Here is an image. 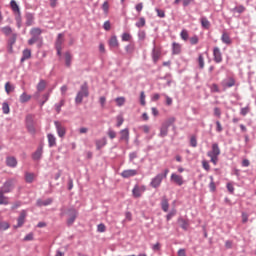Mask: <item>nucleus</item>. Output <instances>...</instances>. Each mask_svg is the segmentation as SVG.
<instances>
[{"mask_svg": "<svg viewBox=\"0 0 256 256\" xmlns=\"http://www.w3.org/2000/svg\"><path fill=\"white\" fill-rule=\"evenodd\" d=\"M84 97H89V86L87 85V83L81 85V89L76 95L75 102L77 104L83 103Z\"/></svg>", "mask_w": 256, "mask_h": 256, "instance_id": "f257e3e1", "label": "nucleus"}, {"mask_svg": "<svg viewBox=\"0 0 256 256\" xmlns=\"http://www.w3.org/2000/svg\"><path fill=\"white\" fill-rule=\"evenodd\" d=\"M16 180L15 179H9L7 180L3 186L1 187L2 193H11L13 191V188L15 187Z\"/></svg>", "mask_w": 256, "mask_h": 256, "instance_id": "f03ea898", "label": "nucleus"}, {"mask_svg": "<svg viewBox=\"0 0 256 256\" xmlns=\"http://www.w3.org/2000/svg\"><path fill=\"white\" fill-rule=\"evenodd\" d=\"M163 179V173L157 174L154 178L151 179L150 187H152V189H159L163 183Z\"/></svg>", "mask_w": 256, "mask_h": 256, "instance_id": "7ed1b4c3", "label": "nucleus"}, {"mask_svg": "<svg viewBox=\"0 0 256 256\" xmlns=\"http://www.w3.org/2000/svg\"><path fill=\"white\" fill-rule=\"evenodd\" d=\"M145 191H147V187H145V185L139 186L136 184L132 189V195L135 199H139V197H142Z\"/></svg>", "mask_w": 256, "mask_h": 256, "instance_id": "20e7f679", "label": "nucleus"}, {"mask_svg": "<svg viewBox=\"0 0 256 256\" xmlns=\"http://www.w3.org/2000/svg\"><path fill=\"white\" fill-rule=\"evenodd\" d=\"M213 57L215 63H221L223 61V54H221V49H219V47H214Z\"/></svg>", "mask_w": 256, "mask_h": 256, "instance_id": "39448f33", "label": "nucleus"}, {"mask_svg": "<svg viewBox=\"0 0 256 256\" xmlns=\"http://www.w3.org/2000/svg\"><path fill=\"white\" fill-rule=\"evenodd\" d=\"M27 217V211L22 210L20 212V216L17 219V225L14 226L16 229H18L19 227H23V225L25 224V218Z\"/></svg>", "mask_w": 256, "mask_h": 256, "instance_id": "423d86ee", "label": "nucleus"}, {"mask_svg": "<svg viewBox=\"0 0 256 256\" xmlns=\"http://www.w3.org/2000/svg\"><path fill=\"white\" fill-rule=\"evenodd\" d=\"M170 181H172V183H175L176 185H183L184 181H183V176L176 174V173H172L170 176Z\"/></svg>", "mask_w": 256, "mask_h": 256, "instance_id": "0eeeda50", "label": "nucleus"}, {"mask_svg": "<svg viewBox=\"0 0 256 256\" xmlns=\"http://www.w3.org/2000/svg\"><path fill=\"white\" fill-rule=\"evenodd\" d=\"M137 174H138L137 170L128 169L121 172V177H123V179H129V177H135V175Z\"/></svg>", "mask_w": 256, "mask_h": 256, "instance_id": "6e6552de", "label": "nucleus"}, {"mask_svg": "<svg viewBox=\"0 0 256 256\" xmlns=\"http://www.w3.org/2000/svg\"><path fill=\"white\" fill-rule=\"evenodd\" d=\"M54 125L56 127L58 136L65 137L66 130H65V127H63V125H61V122L55 121Z\"/></svg>", "mask_w": 256, "mask_h": 256, "instance_id": "1a4fd4ad", "label": "nucleus"}, {"mask_svg": "<svg viewBox=\"0 0 256 256\" xmlns=\"http://www.w3.org/2000/svg\"><path fill=\"white\" fill-rule=\"evenodd\" d=\"M77 219V210L74 208H71L69 210V218L67 220L68 225H71L72 223H75V220Z\"/></svg>", "mask_w": 256, "mask_h": 256, "instance_id": "9d476101", "label": "nucleus"}, {"mask_svg": "<svg viewBox=\"0 0 256 256\" xmlns=\"http://www.w3.org/2000/svg\"><path fill=\"white\" fill-rule=\"evenodd\" d=\"M207 155L212 156H220L221 155V149L219 148V144L213 143L212 144V150L207 153Z\"/></svg>", "mask_w": 256, "mask_h": 256, "instance_id": "9b49d317", "label": "nucleus"}, {"mask_svg": "<svg viewBox=\"0 0 256 256\" xmlns=\"http://www.w3.org/2000/svg\"><path fill=\"white\" fill-rule=\"evenodd\" d=\"M27 129L29 133H32V135H35V125H33V117L27 116Z\"/></svg>", "mask_w": 256, "mask_h": 256, "instance_id": "f8f14e48", "label": "nucleus"}, {"mask_svg": "<svg viewBox=\"0 0 256 256\" xmlns=\"http://www.w3.org/2000/svg\"><path fill=\"white\" fill-rule=\"evenodd\" d=\"M6 165L7 167H12V168L17 167V158L13 156H8L6 158Z\"/></svg>", "mask_w": 256, "mask_h": 256, "instance_id": "ddd939ff", "label": "nucleus"}, {"mask_svg": "<svg viewBox=\"0 0 256 256\" xmlns=\"http://www.w3.org/2000/svg\"><path fill=\"white\" fill-rule=\"evenodd\" d=\"M120 141H125L129 143V129L125 128L120 131Z\"/></svg>", "mask_w": 256, "mask_h": 256, "instance_id": "4468645a", "label": "nucleus"}, {"mask_svg": "<svg viewBox=\"0 0 256 256\" xmlns=\"http://www.w3.org/2000/svg\"><path fill=\"white\" fill-rule=\"evenodd\" d=\"M159 57H161V49L154 47L152 50V59L154 63H157L159 61Z\"/></svg>", "mask_w": 256, "mask_h": 256, "instance_id": "2eb2a0df", "label": "nucleus"}, {"mask_svg": "<svg viewBox=\"0 0 256 256\" xmlns=\"http://www.w3.org/2000/svg\"><path fill=\"white\" fill-rule=\"evenodd\" d=\"M221 85L224 87V89L235 87V79L229 78L228 81L224 80L222 81Z\"/></svg>", "mask_w": 256, "mask_h": 256, "instance_id": "dca6fc26", "label": "nucleus"}, {"mask_svg": "<svg viewBox=\"0 0 256 256\" xmlns=\"http://www.w3.org/2000/svg\"><path fill=\"white\" fill-rule=\"evenodd\" d=\"M221 41L225 45H231V43H233V41L231 40V37L229 36V33H227V32L222 33Z\"/></svg>", "mask_w": 256, "mask_h": 256, "instance_id": "f3484780", "label": "nucleus"}, {"mask_svg": "<svg viewBox=\"0 0 256 256\" xmlns=\"http://www.w3.org/2000/svg\"><path fill=\"white\" fill-rule=\"evenodd\" d=\"M96 143V149L99 151L101 149H103V147H105V145H107V138H101L99 140L95 141Z\"/></svg>", "mask_w": 256, "mask_h": 256, "instance_id": "a211bd4d", "label": "nucleus"}, {"mask_svg": "<svg viewBox=\"0 0 256 256\" xmlns=\"http://www.w3.org/2000/svg\"><path fill=\"white\" fill-rule=\"evenodd\" d=\"M42 155H43V147L40 146L32 155V159H34V161H39V159H41Z\"/></svg>", "mask_w": 256, "mask_h": 256, "instance_id": "6ab92c4d", "label": "nucleus"}, {"mask_svg": "<svg viewBox=\"0 0 256 256\" xmlns=\"http://www.w3.org/2000/svg\"><path fill=\"white\" fill-rule=\"evenodd\" d=\"M63 34H58L56 43H55V47L56 49H63V43L65 42V39H63Z\"/></svg>", "mask_w": 256, "mask_h": 256, "instance_id": "aec40b11", "label": "nucleus"}, {"mask_svg": "<svg viewBox=\"0 0 256 256\" xmlns=\"http://www.w3.org/2000/svg\"><path fill=\"white\" fill-rule=\"evenodd\" d=\"M178 223H179V226L181 227V229H183L184 231H187L189 229V221L188 220L179 218Z\"/></svg>", "mask_w": 256, "mask_h": 256, "instance_id": "412c9836", "label": "nucleus"}, {"mask_svg": "<svg viewBox=\"0 0 256 256\" xmlns=\"http://www.w3.org/2000/svg\"><path fill=\"white\" fill-rule=\"evenodd\" d=\"M46 87H47V81L40 80L39 83L36 86L37 92L41 93L42 91H45Z\"/></svg>", "mask_w": 256, "mask_h": 256, "instance_id": "4be33fe9", "label": "nucleus"}, {"mask_svg": "<svg viewBox=\"0 0 256 256\" xmlns=\"http://www.w3.org/2000/svg\"><path fill=\"white\" fill-rule=\"evenodd\" d=\"M172 53L173 55H179L181 53V44L177 42L172 43Z\"/></svg>", "mask_w": 256, "mask_h": 256, "instance_id": "5701e85b", "label": "nucleus"}, {"mask_svg": "<svg viewBox=\"0 0 256 256\" xmlns=\"http://www.w3.org/2000/svg\"><path fill=\"white\" fill-rule=\"evenodd\" d=\"M49 147H55L57 145V138L53 134L47 135Z\"/></svg>", "mask_w": 256, "mask_h": 256, "instance_id": "b1692460", "label": "nucleus"}, {"mask_svg": "<svg viewBox=\"0 0 256 256\" xmlns=\"http://www.w3.org/2000/svg\"><path fill=\"white\" fill-rule=\"evenodd\" d=\"M4 194L5 192L0 190V205H9V198Z\"/></svg>", "mask_w": 256, "mask_h": 256, "instance_id": "393cba45", "label": "nucleus"}, {"mask_svg": "<svg viewBox=\"0 0 256 256\" xmlns=\"http://www.w3.org/2000/svg\"><path fill=\"white\" fill-rule=\"evenodd\" d=\"M35 177V173L25 172L26 183H33V181H35Z\"/></svg>", "mask_w": 256, "mask_h": 256, "instance_id": "a878e982", "label": "nucleus"}, {"mask_svg": "<svg viewBox=\"0 0 256 256\" xmlns=\"http://www.w3.org/2000/svg\"><path fill=\"white\" fill-rule=\"evenodd\" d=\"M27 59H31V51L29 49H24L22 52L21 63L27 61Z\"/></svg>", "mask_w": 256, "mask_h": 256, "instance_id": "bb28decb", "label": "nucleus"}, {"mask_svg": "<svg viewBox=\"0 0 256 256\" xmlns=\"http://www.w3.org/2000/svg\"><path fill=\"white\" fill-rule=\"evenodd\" d=\"M10 7L15 14L21 13V9H19V5L15 0H11Z\"/></svg>", "mask_w": 256, "mask_h": 256, "instance_id": "cd10ccee", "label": "nucleus"}, {"mask_svg": "<svg viewBox=\"0 0 256 256\" xmlns=\"http://www.w3.org/2000/svg\"><path fill=\"white\" fill-rule=\"evenodd\" d=\"M13 91H15V85L11 84V82H6L5 92L7 93V95H10L11 93H13Z\"/></svg>", "mask_w": 256, "mask_h": 256, "instance_id": "c85d7f7f", "label": "nucleus"}, {"mask_svg": "<svg viewBox=\"0 0 256 256\" xmlns=\"http://www.w3.org/2000/svg\"><path fill=\"white\" fill-rule=\"evenodd\" d=\"M33 21H35V17H33V14H31V13L26 14L27 27H31V25H33Z\"/></svg>", "mask_w": 256, "mask_h": 256, "instance_id": "c756f323", "label": "nucleus"}, {"mask_svg": "<svg viewBox=\"0 0 256 256\" xmlns=\"http://www.w3.org/2000/svg\"><path fill=\"white\" fill-rule=\"evenodd\" d=\"M161 207L162 210L167 213V211H169V200H167V198H163L162 202H161Z\"/></svg>", "mask_w": 256, "mask_h": 256, "instance_id": "7c9ffc66", "label": "nucleus"}, {"mask_svg": "<svg viewBox=\"0 0 256 256\" xmlns=\"http://www.w3.org/2000/svg\"><path fill=\"white\" fill-rule=\"evenodd\" d=\"M201 25L204 29H209L211 27V22L206 17H202L200 19Z\"/></svg>", "mask_w": 256, "mask_h": 256, "instance_id": "2f4dec72", "label": "nucleus"}, {"mask_svg": "<svg viewBox=\"0 0 256 256\" xmlns=\"http://www.w3.org/2000/svg\"><path fill=\"white\" fill-rule=\"evenodd\" d=\"M27 101H31V95L24 92L20 95V103H27Z\"/></svg>", "mask_w": 256, "mask_h": 256, "instance_id": "473e14b6", "label": "nucleus"}, {"mask_svg": "<svg viewBox=\"0 0 256 256\" xmlns=\"http://www.w3.org/2000/svg\"><path fill=\"white\" fill-rule=\"evenodd\" d=\"M73 59V56H71L70 52L65 53V65L66 67H71V61Z\"/></svg>", "mask_w": 256, "mask_h": 256, "instance_id": "72a5a7b5", "label": "nucleus"}, {"mask_svg": "<svg viewBox=\"0 0 256 256\" xmlns=\"http://www.w3.org/2000/svg\"><path fill=\"white\" fill-rule=\"evenodd\" d=\"M110 47H119V40H117V36H112L109 40Z\"/></svg>", "mask_w": 256, "mask_h": 256, "instance_id": "f704fd0d", "label": "nucleus"}, {"mask_svg": "<svg viewBox=\"0 0 256 256\" xmlns=\"http://www.w3.org/2000/svg\"><path fill=\"white\" fill-rule=\"evenodd\" d=\"M180 37L182 41H189V31H187V29H182L180 32Z\"/></svg>", "mask_w": 256, "mask_h": 256, "instance_id": "c9c22d12", "label": "nucleus"}, {"mask_svg": "<svg viewBox=\"0 0 256 256\" xmlns=\"http://www.w3.org/2000/svg\"><path fill=\"white\" fill-rule=\"evenodd\" d=\"M167 133H169V126L162 124V127L160 129V137H166Z\"/></svg>", "mask_w": 256, "mask_h": 256, "instance_id": "e433bc0d", "label": "nucleus"}, {"mask_svg": "<svg viewBox=\"0 0 256 256\" xmlns=\"http://www.w3.org/2000/svg\"><path fill=\"white\" fill-rule=\"evenodd\" d=\"M125 97L121 96V97H117L115 99V103L117 105V107H123L125 105Z\"/></svg>", "mask_w": 256, "mask_h": 256, "instance_id": "4c0bfd02", "label": "nucleus"}, {"mask_svg": "<svg viewBox=\"0 0 256 256\" xmlns=\"http://www.w3.org/2000/svg\"><path fill=\"white\" fill-rule=\"evenodd\" d=\"M246 9H247V8H245V6L239 5V6H236L235 8H233L232 11H233L234 13H239V14H241V13H245Z\"/></svg>", "mask_w": 256, "mask_h": 256, "instance_id": "58836bf2", "label": "nucleus"}, {"mask_svg": "<svg viewBox=\"0 0 256 256\" xmlns=\"http://www.w3.org/2000/svg\"><path fill=\"white\" fill-rule=\"evenodd\" d=\"M15 43H17V33H12L8 40V45H15Z\"/></svg>", "mask_w": 256, "mask_h": 256, "instance_id": "ea45409f", "label": "nucleus"}, {"mask_svg": "<svg viewBox=\"0 0 256 256\" xmlns=\"http://www.w3.org/2000/svg\"><path fill=\"white\" fill-rule=\"evenodd\" d=\"M2 33H4V35L9 36V35H13V29H11V27L9 26H5L1 29Z\"/></svg>", "mask_w": 256, "mask_h": 256, "instance_id": "a19ab883", "label": "nucleus"}, {"mask_svg": "<svg viewBox=\"0 0 256 256\" xmlns=\"http://www.w3.org/2000/svg\"><path fill=\"white\" fill-rule=\"evenodd\" d=\"M198 65L200 69H203L205 67V58L203 57V54H199L198 56Z\"/></svg>", "mask_w": 256, "mask_h": 256, "instance_id": "79ce46f5", "label": "nucleus"}, {"mask_svg": "<svg viewBox=\"0 0 256 256\" xmlns=\"http://www.w3.org/2000/svg\"><path fill=\"white\" fill-rule=\"evenodd\" d=\"M42 31L39 28H32L30 31V34L32 37H39L41 35Z\"/></svg>", "mask_w": 256, "mask_h": 256, "instance_id": "37998d69", "label": "nucleus"}, {"mask_svg": "<svg viewBox=\"0 0 256 256\" xmlns=\"http://www.w3.org/2000/svg\"><path fill=\"white\" fill-rule=\"evenodd\" d=\"M210 91L211 93H221V90L219 89V85H217L216 83L210 86Z\"/></svg>", "mask_w": 256, "mask_h": 256, "instance_id": "c03bdc74", "label": "nucleus"}, {"mask_svg": "<svg viewBox=\"0 0 256 256\" xmlns=\"http://www.w3.org/2000/svg\"><path fill=\"white\" fill-rule=\"evenodd\" d=\"M190 45H197L199 43V36L194 35L189 38Z\"/></svg>", "mask_w": 256, "mask_h": 256, "instance_id": "a18cd8bd", "label": "nucleus"}, {"mask_svg": "<svg viewBox=\"0 0 256 256\" xmlns=\"http://www.w3.org/2000/svg\"><path fill=\"white\" fill-rule=\"evenodd\" d=\"M2 110H3V113L5 115H9V112H10V108H9V104L7 102H4L2 104Z\"/></svg>", "mask_w": 256, "mask_h": 256, "instance_id": "49530a36", "label": "nucleus"}, {"mask_svg": "<svg viewBox=\"0 0 256 256\" xmlns=\"http://www.w3.org/2000/svg\"><path fill=\"white\" fill-rule=\"evenodd\" d=\"M145 25H146V21H145V18H143V17H141V18L139 19V21L136 22V27H138L139 29H140L141 27H145Z\"/></svg>", "mask_w": 256, "mask_h": 256, "instance_id": "de8ad7c7", "label": "nucleus"}, {"mask_svg": "<svg viewBox=\"0 0 256 256\" xmlns=\"http://www.w3.org/2000/svg\"><path fill=\"white\" fill-rule=\"evenodd\" d=\"M175 123V117L168 118L163 124L167 127H171Z\"/></svg>", "mask_w": 256, "mask_h": 256, "instance_id": "09e8293b", "label": "nucleus"}, {"mask_svg": "<svg viewBox=\"0 0 256 256\" xmlns=\"http://www.w3.org/2000/svg\"><path fill=\"white\" fill-rule=\"evenodd\" d=\"M138 37L140 41H145V37H147V33L144 30H140L138 32Z\"/></svg>", "mask_w": 256, "mask_h": 256, "instance_id": "8fccbe9b", "label": "nucleus"}, {"mask_svg": "<svg viewBox=\"0 0 256 256\" xmlns=\"http://www.w3.org/2000/svg\"><path fill=\"white\" fill-rule=\"evenodd\" d=\"M116 120H117V124H116L117 127L122 126L125 121V119H123L121 115L117 116Z\"/></svg>", "mask_w": 256, "mask_h": 256, "instance_id": "3c124183", "label": "nucleus"}, {"mask_svg": "<svg viewBox=\"0 0 256 256\" xmlns=\"http://www.w3.org/2000/svg\"><path fill=\"white\" fill-rule=\"evenodd\" d=\"M208 157H210V161L211 163H213V165H217V162L219 161V156L208 155Z\"/></svg>", "mask_w": 256, "mask_h": 256, "instance_id": "603ef678", "label": "nucleus"}, {"mask_svg": "<svg viewBox=\"0 0 256 256\" xmlns=\"http://www.w3.org/2000/svg\"><path fill=\"white\" fill-rule=\"evenodd\" d=\"M39 41V37L37 36H32V38H30L28 40V45H34V43H37Z\"/></svg>", "mask_w": 256, "mask_h": 256, "instance_id": "864d4df0", "label": "nucleus"}, {"mask_svg": "<svg viewBox=\"0 0 256 256\" xmlns=\"http://www.w3.org/2000/svg\"><path fill=\"white\" fill-rule=\"evenodd\" d=\"M10 225L7 222H0V229H2L3 231H7V229H9Z\"/></svg>", "mask_w": 256, "mask_h": 256, "instance_id": "5fc2aeb1", "label": "nucleus"}, {"mask_svg": "<svg viewBox=\"0 0 256 256\" xmlns=\"http://www.w3.org/2000/svg\"><path fill=\"white\" fill-rule=\"evenodd\" d=\"M140 104L143 107H145V105H146V102H145V92H143V91L140 93Z\"/></svg>", "mask_w": 256, "mask_h": 256, "instance_id": "6e6d98bb", "label": "nucleus"}, {"mask_svg": "<svg viewBox=\"0 0 256 256\" xmlns=\"http://www.w3.org/2000/svg\"><path fill=\"white\" fill-rule=\"evenodd\" d=\"M106 229H107V227H105V224H99V225L97 226V231H98L99 233H105Z\"/></svg>", "mask_w": 256, "mask_h": 256, "instance_id": "4d7b16f0", "label": "nucleus"}, {"mask_svg": "<svg viewBox=\"0 0 256 256\" xmlns=\"http://www.w3.org/2000/svg\"><path fill=\"white\" fill-rule=\"evenodd\" d=\"M15 20H16V23H17V27L21 28V12L16 14Z\"/></svg>", "mask_w": 256, "mask_h": 256, "instance_id": "13d9d810", "label": "nucleus"}, {"mask_svg": "<svg viewBox=\"0 0 256 256\" xmlns=\"http://www.w3.org/2000/svg\"><path fill=\"white\" fill-rule=\"evenodd\" d=\"M202 167H203V169H205V171H209L211 169L209 162H207L206 160L202 161Z\"/></svg>", "mask_w": 256, "mask_h": 256, "instance_id": "bf43d9fd", "label": "nucleus"}, {"mask_svg": "<svg viewBox=\"0 0 256 256\" xmlns=\"http://www.w3.org/2000/svg\"><path fill=\"white\" fill-rule=\"evenodd\" d=\"M226 187L229 193L233 194L235 192V187H233V184L231 182L227 183Z\"/></svg>", "mask_w": 256, "mask_h": 256, "instance_id": "052dcab7", "label": "nucleus"}, {"mask_svg": "<svg viewBox=\"0 0 256 256\" xmlns=\"http://www.w3.org/2000/svg\"><path fill=\"white\" fill-rule=\"evenodd\" d=\"M122 41H131V34L123 33L122 34Z\"/></svg>", "mask_w": 256, "mask_h": 256, "instance_id": "680f3d73", "label": "nucleus"}, {"mask_svg": "<svg viewBox=\"0 0 256 256\" xmlns=\"http://www.w3.org/2000/svg\"><path fill=\"white\" fill-rule=\"evenodd\" d=\"M190 145H191V147H197V138L195 136L191 137Z\"/></svg>", "mask_w": 256, "mask_h": 256, "instance_id": "e2e57ef3", "label": "nucleus"}, {"mask_svg": "<svg viewBox=\"0 0 256 256\" xmlns=\"http://www.w3.org/2000/svg\"><path fill=\"white\" fill-rule=\"evenodd\" d=\"M141 129L146 134H148L151 131V127H149V125H143L141 126Z\"/></svg>", "mask_w": 256, "mask_h": 256, "instance_id": "0e129e2a", "label": "nucleus"}, {"mask_svg": "<svg viewBox=\"0 0 256 256\" xmlns=\"http://www.w3.org/2000/svg\"><path fill=\"white\" fill-rule=\"evenodd\" d=\"M156 13H157L158 17H160L161 19H163L165 17V11H163L161 9H156Z\"/></svg>", "mask_w": 256, "mask_h": 256, "instance_id": "69168bd1", "label": "nucleus"}, {"mask_svg": "<svg viewBox=\"0 0 256 256\" xmlns=\"http://www.w3.org/2000/svg\"><path fill=\"white\" fill-rule=\"evenodd\" d=\"M108 137L115 139V137H117V133L113 130H108Z\"/></svg>", "mask_w": 256, "mask_h": 256, "instance_id": "338daca9", "label": "nucleus"}, {"mask_svg": "<svg viewBox=\"0 0 256 256\" xmlns=\"http://www.w3.org/2000/svg\"><path fill=\"white\" fill-rule=\"evenodd\" d=\"M214 115L216 117H221V109L219 107L214 108Z\"/></svg>", "mask_w": 256, "mask_h": 256, "instance_id": "774afa93", "label": "nucleus"}]
</instances>
